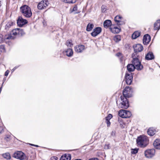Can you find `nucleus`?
<instances>
[{
	"label": "nucleus",
	"mask_w": 160,
	"mask_h": 160,
	"mask_svg": "<svg viewBox=\"0 0 160 160\" xmlns=\"http://www.w3.org/2000/svg\"><path fill=\"white\" fill-rule=\"evenodd\" d=\"M136 141L138 145L142 147H146L148 143V139L145 136H141L138 137Z\"/></svg>",
	"instance_id": "1"
},
{
	"label": "nucleus",
	"mask_w": 160,
	"mask_h": 160,
	"mask_svg": "<svg viewBox=\"0 0 160 160\" xmlns=\"http://www.w3.org/2000/svg\"><path fill=\"white\" fill-rule=\"evenodd\" d=\"M21 12L23 15L26 18H30L32 15L30 8L28 6L24 5L20 8Z\"/></svg>",
	"instance_id": "2"
},
{
	"label": "nucleus",
	"mask_w": 160,
	"mask_h": 160,
	"mask_svg": "<svg viewBox=\"0 0 160 160\" xmlns=\"http://www.w3.org/2000/svg\"><path fill=\"white\" fill-rule=\"evenodd\" d=\"M120 98L121 102L118 105L119 107L124 109L128 108L129 107V102L127 98L121 96Z\"/></svg>",
	"instance_id": "3"
},
{
	"label": "nucleus",
	"mask_w": 160,
	"mask_h": 160,
	"mask_svg": "<svg viewBox=\"0 0 160 160\" xmlns=\"http://www.w3.org/2000/svg\"><path fill=\"white\" fill-rule=\"evenodd\" d=\"M132 62L138 70H141L143 68L142 65L141 64V62L137 58H133Z\"/></svg>",
	"instance_id": "4"
},
{
	"label": "nucleus",
	"mask_w": 160,
	"mask_h": 160,
	"mask_svg": "<svg viewBox=\"0 0 160 160\" xmlns=\"http://www.w3.org/2000/svg\"><path fill=\"white\" fill-rule=\"evenodd\" d=\"M132 88L129 87H126L123 92V96L124 97L127 98L130 97L132 96Z\"/></svg>",
	"instance_id": "5"
},
{
	"label": "nucleus",
	"mask_w": 160,
	"mask_h": 160,
	"mask_svg": "<svg viewBox=\"0 0 160 160\" xmlns=\"http://www.w3.org/2000/svg\"><path fill=\"white\" fill-rule=\"evenodd\" d=\"M118 115L122 118H129L131 116V113L129 111L121 110L119 112Z\"/></svg>",
	"instance_id": "6"
},
{
	"label": "nucleus",
	"mask_w": 160,
	"mask_h": 160,
	"mask_svg": "<svg viewBox=\"0 0 160 160\" xmlns=\"http://www.w3.org/2000/svg\"><path fill=\"white\" fill-rule=\"evenodd\" d=\"M49 2L47 0H43L40 2L37 5V8L39 10L45 9L48 6Z\"/></svg>",
	"instance_id": "7"
},
{
	"label": "nucleus",
	"mask_w": 160,
	"mask_h": 160,
	"mask_svg": "<svg viewBox=\"0 0 160 160\" xmlns=\"http://www.w3.org/2000/svg\"><path fill=\"white\" fill-rule=\"evenodd\" d=\"M155 153V150L154 149H151L145 151L144 154L146 157L148 158H151L153 157Z\"/></svg>",
	"instance_id": "8"
},
{
	"label": "nucleus",
	"mask_w": 160,
	"mask_h": 160,
	"mask_svg": "<svg viewBox=\"0 0 160 160\" xmlns=\"http://www.w3.org/2000/svg\"><path fill=\"white\" fill-rule=\"evenodd\" d=\"M13 157L20 160H23L26 158L25 154L21 151H17L15 152L13 154Z\"/></svg>",
	"instance_id": "9"
},
{
	"label": "nucleus",
	"mask_w": 160,
	"mask_h": 160,
	"mask_svg": "<svg viewBox=\"0 0 160 160\" xmlns=\"http://www.w3.org/2000/svg\"><path fill=\"white\" fill-rule=\"evenodd\" d=\"M125 80L127 84L130 85L132 82V76L130 72H127L126 73Z\"/></svg>",
	"instance_id": "10"
},
{
	"label": "nucleus",
	"mask_w": 160,
	"mask_h": 160,
	"mask_svg": "<svg viewBox=\"0 0 160 160\" xmlns=\"http://www.w3.org/2000/svg\"><path fill=\"white\" fill-rule=\"evenodd\" d=\"M3 37L2 34H0V43L3 42L6 40L13 39L14 38V37L11 34L6 35L5 36L4 38Z\"/></svg>",
	"instance_id": "11"
},
{
	"label": "nucleus",
	"mask_w": 160,
	"mask_h": 160,
	"mask_svg": "<svg viewBox=\"0 0 160 160\" xmlns=\"http://www.w3.org/2000/svg\"><path fill=\"white\" fill-rule=\"evenodd\" d=\"M28 22L25 19H23L22 17H19L17 21L18 25L20 27H22L24 24L27 23Z\"/></svg>",
	"instance_id": "12"
},
{
	"label": "nucleus",
	"mask_w": 160,
	"mask_h": 160,
	"mask_svg": "<svg viewBox=\"0 0 160 160\" xmlns=\"http://www.w3.org/2000/svg\"><path fill=\"white\" fill-rule=\"evenodd\" d=\"M102 31V28L100 27H98L95 28L92 32L91 35L93 37H95L99 34Z\"/></svg>",
	"instance_id": "13"
},
{
	"label": "nucleus",
	"mask_w": 160,
	"mask_h": 160,
	"mask_svg": "<svg viewBox=\"0 0 160 160\" xmlns=\"http://www.w3.org/2000/svg\"><path fill=\"white\" fill-rule=\"evenodd\" d=\"M84 49V46L82 45H77L74 47L75 51L78 53L82 52Z\"/></svg>",
	"instance_id": "14"
},
{
	"label": "nucleus",
	"mask_w": 160,
	"mask_h": 160,
	"mask_svg": "<svg viewBox=\"0 0 160 160\" xmlns=\"http://www.w3.org/2000/svg\"><path fill=\"white\" fill-rule=\"evenodd\" d=\"M134 50L135 52H139L143 49V47L141 44H137L133 47Z\"/></svg>",
	"instance_id": "15"
},
{
	"label": "nucleus",
	"mask_w": 160,
	"mask_h": 160,
	"mask_svg": "<svg viewBox=\"0 0 160 160\" xmlns=\"http://www.w3.org/2000/svg\"><path fill=\"white\" fill-rule=\"evenodd\" d=\"M151 40V37L148 34L145 35L143 38V43L144 45L148 44Z\"/></svg>",
	"instance_id": "16"
},
{
	"label": "nucleus",
	"mask_w": 160,
	"mask_h": 160,
	"mask_svg": "<svg viewBox=\"0 0 160 160\" xmlns=\"http://www.w3.org/2000/svg\"><path fill=\"white\" fill-rule=\"evenodd\" d=\"M111 32L114 33H118L120 31V29L117 27H114L113 25L110 27Z\"/></svg>",
	"instance_id": "17"
},
{
	"label": "nucleus",
	"mask_w": 160,
	"mask_h": 160,
	"mask_svg": "<svg viewBox=\"0 0 160 160\" xmlns=\"http://www.w3.org/2000/svg\"><path fill=\"white\" fill-rule=\"evenodd\" d=\"M122 18V17L119 15H117L115 17L114 20L116 22H117V24L121 25L124 24L123 22L121 21Z\"/></svg>",
	"instance_id": "18"
},
{
	"label": "nucleus",
	"mask_w": 160,
	"mask_h": 160,
	"mask_svg": "<svg viewBox=\"0 0 160 160\" xmlns=\"http://www.w3.org/2000/svg\"><path fill=\"white\" fill-rule=\"evenodd\" d=\"M153 145L156 149H160V139H156L153 143Z\"/></svg>",
	"instance_id": "19"
},
{
	"label": "nucleus",
	"mask_w": 160,
	"mask_h": 160,
	"mask_svg": "<svg viewBox=\"0 0 160 160\" xmlns=\"http://www.w3.org/2000/svg\"><path fill=\"white\" fill-rule=\"evenodd\" d=\"M63 53L68 57H72L73 54L72 50L71 48H68L63 52Z\"/></svg>",
	"instance_id": "20"
},
{
	"label": "nucleus",
	"mask_w": 160,
	"mask_h": 160,
	"mask_svg": "<svg viewBox=\"0 0 160 160\" xmlns=\"http://www.w3.org/2000/svg\"><path fill=\"white\" fill-rule=\"evenodd\" d=\"M154 56L152 52H149L146 55L145 58L147 60H151L154 58Z\"/></svg>",
	"instance_id": "21"
},
{
	"label": "nucleus",
	"mask_w": 160,
	"mask_h": 160,
	"mask_svg": "<svg viewBox=\"0 0 160 160\" xmlns=\"http://www.w3.org/2000/svg\"><path fill=\"white\" fill-rule=\"evenodd\" d=\"M71 155L70 154H65L62 155L60 158V160H70Z\"/></svg>",
	"instance_id": "22"
},
{
	"label": "nucleus",
	"mask_w": 160,
	"mask_h": 160,
	"mask_svg": "<svg viewBox=\"0 0 160 160\" xmlns=\"http://www.w3.org/2000/svg\"><path fill=\"white\" fill-rule=\"evenodd\" d=\"M103 26L105 28H107L109 27H111L112 25V22L110 20H107L104 22Z\"/></svg>",
	"instance_id": "23"
},
{
	"label": "nucleus",
	"mask_w": 160,
	"mask_h": 160,
	"mask_svg": "<svg viewBox=\"0 0 160 160\" xmlns=\"http://www.w3.org/2000/svg\"><path fill=\"white\" fill-rule=\"evenodd\" d=\"M155 129L152 128H149L147 131L148 134L150 136L153 135L155 134Z\"/></svg>",
	"instance_id": "24"
},
{
	"label": "nucleus",
	"mask_w": 160,
	"mask_h": 160,
	"mask_svg": "<svg viewBox=\"0 0 160 160\" xmlns=\"http://www.w3.org/2000/svg\"><path fill=\"white\" fill-rule=\"evenodd\" d=\"M127 68L128 71L130 72L134 71L136 69V68L132 63L128 64L127 66Z\"/></svg>",
	"instance_id": "25"
},
{
	"label": "nucleus",
	"mask_w": 160,
	"mask_h": 160,
	"mask_svg": "<svg viewBox=\"0 0 160 160\" xmlns=\"http://www.w3.org/2000/svg\"><path fill=\"white\" fill-rule=\"evenodd\" d=\"M160 28V20H157L154 24V29L158 30Z\"/></svg>",
	"instance_id": "26"
},
{
	"label": "nucleus",
	"mask_w": 160,
	"mask_h": 160,
	"mask_svg": "<svg viewBox=\"0 0 160 160\" xmlns=\"http://www.w3.org/2000/svg\"><path fill=\"white\" fill-rule=\"evenodd\" d=\"M141 32L138 31H135L132 35V38L133 39H135L140 35Z\"/></svg>",
	"instance_id": "27"
},
{
	"label": "nucleus",
	"mask_w": 160,
	"mask_h": 160,
	"mask_svg": "<svg viewBox=\"0 0 160 160\" xmlns=\"http://www.w3.org/2000/svg\"><path fill=\"white\" fill-rule=\"evenodd\" d=\"M70 13L74 12V14H78L80 12H79L78 11V7L77 5H75L72 9H71L70 10Z\"/></svg>",
	"instance_id": "28"
},
{
	"label": "nucleus",
	"mask_w": 160,
	"mask_h": 160,
	"mask_svg": "<svg viewBox=\"0 0 160 160\" xmlns=\"http://www.w3.org/2000/svg\"><path fill=\"white\" fill-rule=\"evenodd\" d=\"M15 24V23L12 22H9L6 25L5 29L6 30H8L12 26Z\"/></svg>",
	"instance_id": "29"
},
{
	"label": "nucleus",
	"mask_w": 160,
	"mask_h": 160,
	"mask_svg": "<svg viewBox=\"0 0 160 160\" xmlns=\"http://www.w3.org/2000/svg\"><path fill=\"white\" fill-rule=\"evenodd\" d=\"M94 27V25L92 23H89L86 28V30L87 31H91Z\"/></svg>",
	"instance_id": "30"
},
{
	"label": "nucleus",
	"mask_w": 160,
	"mask_h": 160,
	"mask_svg": "<svg viewBox=\"0 0 160 160\" xmlns=\"http://www.w3.org/2000/svg\"><path fill=\"white\" fill-rule=\"evenodd\" d=\"M18 28H16L13 29L12 32V33L10 34H11V35H13L14 36H17L18 35Z\"/></svg>",
	"instance_id": "31"
},
{
	"label": "nucleus",
	"mask_w": 160,
	"mask_h": 160,
	"mask_svg": "<svg viewBox=\"0 0 160 160\" xmlns=\"http://www.w3.org/2000/svg\"><path fill=\"white\" fill-rule=\"evenodd\" d=\"M2 156L4 158H6L7 159L9 160L11 158V156L9 153H6L3 154L2 155Z\"/></svg>",
	"instance_id": "32"
},
{
	"label": "nucleus",
	"mask_w": 160,
	"mask_h": 160,
	"mask_svg": "<svg viewBox=\"0 0 160 160\" xmlns=\"http://www.w3.org/2000/svg\"><path fill=\"white\" fill-rule=\"evenodd\" d=\"M62 2L66 3H73L76 2L75 0H62Z\"/></svg>",
	"instance_id": "33"
},
{
	"label": "nucleus",
	"mask_w": 160,
	"mask_h": 160,
	"mask_svg": "<svg viewBox=\"0 0 160 160\" xmlns=\"http://www.w3.org/2000/svg\"><path fill=\"white\" fill-rule=\"evenodd\" d=\"M113 39L115 42H118L121 40V37L119 35H117L114 37Z\"/></svg>",
	"instance_id": "34"
},
{
	"label": "nucleus",
	"mask_w": 160,
	"mask_h": 160,
	"mask_svg": "<svg viewBox=\"0 0 160 160\" xmlns=\"http://www.w3.org/2000/svg\"><path fill=\"white\" fill-rule=\"evenodd\" d=\"M18 35L22 36L25 33L22 29L18 28Z\"/></svg>",
	"instance_id": "35"
},
{
	"label": "nucleus",
	"mask_w": 160,
	"mask_h": 160,
	"mask_svg": "<svg viewBox=\"0 0 160 160\" xmlns=\"http://www.w3.org/2000/svg\"><path fill=\"white\" fill-rule=\"evenodd\" d=\"M66 44L68 47H71L72 45V41L71 40H68L66 42Z\"/></svg>",
	"instance_id": "36"
},
{
	"label": "nucleus",
	"mask_w": 160,
	"mask_h": 160,
	"mask_svg": "<svg viewBox=\"0 0 160 160\" xmlns=\"http://www.w3.org/2000/svg\"><path fill=\"white\" fill-rule=\"evenodd\" d=\"M5 46L3 45L0 46V51L1 52H4L5 51Z\"/></svg>",
	"instance_id": "37"
},
{
	"label": "nucleus",
	"mask_w": 160,
	"mask_h": 160,
	"mask_svg": "<svg viewBox=\"0 0 160 160\" xmlns=\"http://www.w3.org/2000/svg\"><path fill=\"white\" fill-rule=\"evenodd\" d=\"M138 149L135 148L131 149V153L132 154H135L138 152Z\"/></svg>",
	"instance_id": "38"
},
{
	"label": "nucleus",
	"mask_w": 160,
	"mask_h": 160,
	"mask_svg": "<svg viewBox=\"0 0 160 160\" xmlns=\"http://www.w3.org/2000/svg\"><path fill=\"white\" fill-rule=\"evenodd\" d=\"M112 115L111 114H109L108 116L106 117V121H108L109 120V121L112 118Z\"/></svg>",
	"instance_id": "39"
},
{
	"label": "nucleus",
	"mask_w": 160,
	"mask_h": 160,
	"mask_svg": "<svg viewBox=\"0 0 160 160\" xmlns=\"http://www.w3.org/2000/svg\"><path fill=\"white\" fill-rule=\"evenodd\" d=\"M102 11V12H104L106 10V7L105 6H102L101 7Z\"/></svg>",
	"instance_id": "40"
},
{
	"label": "nucleus",
	"mask_w": 160,
	"mask_h": 160,
	"mask_svg": "<svg viewBox=\"0 0 160 160\" xmlns=\"http://www.w3.org/2000/svg\"><path fill=\"white\" fill-rule=\"evenodd\" d=\"M4 128L3 126H0V134L4 132Z\"/></svg>",
	"instance_id": "41"
},
{
	"label": "nucleus",
	"mask_w": 160,
	"mask_h": 160,
	"mask_svg": "<svg viewBox=\"0 0 160 160\" xmlns=\"http://www.w3.org/2000/svg\"><path fill=\"white\" fill-rule=\"evenodd\" d=\"M109 148H110L109 144H105L104 146V148L105 149H109Z\"/></svg>",
	"instance_id": "42"
},
{
	"label": "nucleus",
	"mask_w": 160,
	"mask_h": 160,
	"mask_svg": "<svg viewBox=\"0 0 160 160\" xmlns=\"http://www.w3.org/2000/svg\"><path fill=\"white\" fill-rule=\"evenodd\" d=\"M106 122L107 123V126L108 127H109L110 125V124H111V123L109 121H106Z\"/></svg>",
	"instance_id": "43"
},
{
	"label": "nucleus",
	"mask_w": 160,
	"mask_h": 160,
	"mask_svg": "<svg viewBox=\"0 0 160 160\" xmlns=\"http://www.w3.org/2000/svg\"><path fill=\"white\" fill-rule=\"evenodd\" d=\"M9 71L8 70H7L5 73V76H8L9 73Z\"/></svg>",
	"instance_id": "44"
},
{
	"label": "nucleus",
	"mask_w": 160,
	"mask_h": 160,
	"mask_svg": "<svg viewBox=\"0 0 160 160\" xmlns=\"http://www.w3.org/2000/svg\"><path fill=\"white\" fill-rule=\"evenodd\" d=\"M5 139L7 141H8L10 140V137L9 136H7L5 138Z\"/></svg>",
	"instance_id": "45"
},
{
	"label": "nucleus",
	"mask_w": 160,
	"mask_h": 160,
	"mask_svg": "<svg viewBox=\"0 0 160 160\" xmlns=\"http://www.w3.org/2000/svg\"><path fill=\"white\" fill-rule=\"evenodd\" d=\"M116 55L118 57H121L122 56V54L118 52V53Z\"/></svg>",
	"instance_id": "46"
},
{
	"label": "nucleus",
	"mask_w": 160,
	"mask_h": 160,
	"mask_svg": "<svg viewBox=\"0 0 160 160\" xmlns=\"http://www.w3.org/2000/svg\"><path fill=\"white\" fill-rule=\"evenodd\" d=\"M88 160H99L97 158H93L89 159Z\"/></svg>",
	"instance_id": "47"
},
{
	"label": "nucleus",
	"mask_w": 160,
	"mask_h": 160,
	"mask_svg": "<svg viewBox=\"0 0 160 160\" xmlns=\"http://www.w3.org/2000/svg\"><path fill=\"white\" fill-rule=\"evenodd\" d=\"M51 159L52 160H58L57 158H55V157H53L51 158Z\"/></svg>",
	"instance_id": "48"
},
{
	"label": "nucleus",
	"mask_w": 160,
	"mask_h": 160,
	"mask_svg": "<svg viewBox=\"0 0 160 160\" xmlns=\"http://www.w3.org/2000/svg\"><path fill=\"white\" fill-rule=\"evenodd\" d=\"M115 132L114 131H112L111 133L112 136H114L115 135Z\"/></svg>",
	"instance_id": "49"
},
{
	"label": "nucleus",
	"mask_w": 160,
	"mask_h": 160,
	"mask_svg": "<svg viewBox=\"0 0 160 160\" xmlns=\"http://www.w3.org/2000/svg\"><path fill=\"white\" fill-rule=\"evenodd\" d=\"M17 68H18L17 67H15L13 69H12V72H13Z\"/></svg>",
	"instance_id": "50"
},
{
	"label": "nucleus",
	"mask_w": 160,
	"mask_h": 160,
	"mask_svg": "<svg viewBox=\"0 0 160 160\" xmlns=\"http://www.w3.org/2000/svg\"><path fill=\"white\" fill-rule=\"evenodd\" d=\"M122 58L123 57H121L120 58V60L121 61H122Z\"/></svg>",
	"instance_id": "51"
},
{
	"label": "nucleus",
	"mask_w": 160,
	"mask_h": 160,
	"mask_svg": "<svg viewBox=\"0 0 160 160\" xmlns=\"http://www.w3.org/2000/svg\"><path fill=\"white\" fill-rule=\"evenodd\" d=\"M134 55L133 54L132 55V57L133 58H133H134Z\"/></svg>",
	"instance_id": "52"
},
{
	"label": "nucleus",
	"mask_w": 160,
	"mask_h": 160,
	"mask_svg": "<svg viewBox=\"0 0 160 160\" xmlns=\"http://www.w3.org/2000/svg\"><path fill=\"white\" fill-rule=\"evenodd\" d=\"M30 145L32 146H35V145L34 144H31Z\"/></svg>",
	"instance_id": "53"
},
{
	"label": "nucleus",
	"mask_w": 160,
	"mask_h": 160,
	"mask_svg": "<svg viewBox=\"0 0 160 160\" xmlns=\"http://www.w3.org/2000/svg\"><path fill=\"white\" fill-rule=\"evenodd\" d=\"M34 146L37 147H38V145H35V146Z\"/></svg>",
	"instance_id": "54"
},
{
	"label": "nucleus",
	"mask_w": 160,
	"mask_h": 160,
	"mask_svg": "<svg viewBox=\"0 0 160 160\" xmlns=\"http://www.w3.org/2000/svg\"><path fill=\"white\" fill-rule=\"evenodd\" d=\"M2 87H1V88H0V92H1V90H2Z\"/></svg>",
	"instance_id": "55"
}]
</instances>
